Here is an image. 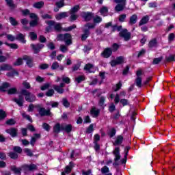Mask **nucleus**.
Here are the masks:
<instances>
[{
    "instance_id": "nucleus-12",
    "label": "nucleus",
    "mask_w": 175,
    "mask_h": 175,
    "mask_svg": "<svg viewBox=\"0 0 175 175\" xmlns=\"http://www.w3.org/2000/svg\"><path fill=\"white\" fill-rule=\"evenodd\" d=\"M100 113V110L96 107H92V109L90 110V114L92 117H94V118L98 117Z\"/></svg>"
},
{
    "instance_id": "nucleus-27",
    "label": "nucleus",
    "mask_w": 175,
    "mask_h": 175,
    "mask_svg": "<svg viewBox=\"0 0 175 175\" xmlns=\"http://www.w3.org/2000/svg\"><path fill=\"white\" fill-rule=\"evenodd\" d=\"M137 21V16L136 14H134L131 16L129 24L130 25H133V24H136Z\"/></svg>"
},
{
    "instance_id": "nucleus-5",
    "label": "nucleus",
    "mask_w": 175,
    "mask_h": 175,
    "mask_svg": "<svg viewBox=\"0 0 175 175\" xmlns=\"http://www.w3.org/2000/svg\"><path fill=\"white\" fill-rule=\"evenodd\" d=\"M143 75V71L141 70L137 71V77L135 79V85L139 88H142V75Z\"/></svg>"
},
{
    "instance_id": "nucleus-33",
    "label": "nucleus",
    "mask_w": 175,
    "mask_h": 175,
    "mask_svg": "<svg viewBox=\"0 0 175 175\" xmlns=\"http://www.w3.org/2000/svg\"><path fill=\"white\" fill-rule=\"evenodd\" d=\"M93 21L94 24H99V23H102V18L98 15L93 17Z\"/></svg>"
},
{
    "instance_id": "nucleus-56",
    "label": "nucleus",
    "mask_w": 175,
    "mask_h": 175,
    "mask_svg": "<svg viewBox=\"0 0 175 175\" xmlns=\"http://www.w3.org/2000/svg\"><path fill=\"white\" fill-rule=\"evenodd\" d=\"M46 96H53L54 95V90L51 89L48 90L46 93Z\"/></svg>"
},
{
    "instance_id": "nucleus-32",
    "label": "nucleus",
    "mask_w": 175,
    "mask_h": 175,
    "mask_svg": "<svg viewBox=\"0 0 175 175\" xmlns=\"http://www.w3.org/2000/svg\"><path fill=\"white\" fill-rule=\"evenodd\" d=\"M43 5H44V2L39 1L33 4V8H36V9H40L41 8H43Z\"/></svg>"
},
{
    "instance_id": "nucleus-44",
    "label": "nucleus",
    "mask_w": 175,
    "mask_h": 175,
    "mask_svg": "<svg viewBox=\"0 0 175 175\" xmlns=\"http://www.w3.org/2000/svg\"><path fill=\"white\" fill-rule=\"evenodd\" d=\"M109 167L107 166H104L101 168V173L103 174H106V173H109Z\"/></svg>"
},
{
    "instance_id": "nucleus-6",
    "label": "nucleus",
    "mask_w": 175,
    "mask_h": 175,
    "mask_svg": "<svg viewBox=\"0 0 175 175\" xmlns=\"http://www.w3.org/2000/svg\"><path fill=\"white\" fill-rule=\"evenodd\" d=\"M30 18H31V21L30 22L31 27H36L38 25V22L39 21V18L35 14H30Z\"/></svg>"
},
{
    "instance_id": "nucleus-20",
    "label": "nucleus",
    "mask_w": 175,
    "mask_h": 175,
    "mask_svg": "<svg viewBox=\"0 0 175 175\" xmlns=\"http://www.w3.org/2000/svg\"><path fill=\"white\" fill-rule=\"evenodd\" d=\"M64 81V83H66V84H69L70 83V79H69V77L63 75L62 77V78L60 77H57V79L56 80L57 83H58L59 81Z\"/></svg>"
},
{
    "instance_id": "nucleus-54",
    "label": "nucleus",
    "mask_w": 175,
    "mask_h": 175,
    "mask_svg": "<svg viewBox=\"0 0 175 175\" xmlns=\"http://www.w3.org/2000/svg\"><path fill=\"white\" fill-rule=\"evenodd\" d=\"M60 51L62 53H66L68 51V47L65 45H60Z\"/></svg>"
},
{
    "instance_id": "nucleus-57",
    "label": "nucleus",
    "mask_w": 175,
    "mask_h": 175,
    "mask_svg": "<svg viewBox=\"0 0 175 175\" xmlns=\"http://www.w3.org/2000/svg\"><path fill=\"white\" fill-rule=\"evenodd\" d=\"M10 157L12 158V159H17L18 155L14 152H10Z\"/></svg>"
},
{
    "instance_id": "nucleus-31",
    "label": "nucleus",
    "mask_w": 175,
    "mask_h": 175,
    "mask_svg": "<svg viewBox=\"0 0 175 175\" xmlns=\"http://www.w3.org/2000/svg\"><path fill=\"white\" fill-rule=\"evenodd\" d=\"M148 20H150V18H148V16H144L141 20V21L139 22V25L147 24V23H148Z\"/></svg>"
},
{
    "instance_id": "nucleus-53",
    "label": "nucleus",
    "mask_w": 175,
    "mask_h": 175,
    "mask_svg": "<svg viewBox=\"0 0 175 175\" xmlns=\"http://www.w3.org/2000/svg\"><path fill=\"white\" fill-rule=\"evenodd\" d=\"M6 124L7 125H14V124H16V120L14 119H10L6 121Z\"/></svg>"
},
{
    "instance_id": "nucleus-11",
    "label": "nucleus",
    "mask_w": 175,
    "mask_h": 175,
    "mask_svg": "<svg viewBox=\"0 0 175 175\" xmlns=\"http://www.w3.org/2000/svg\"><path fill=\"white\" fill-rule=\"evenodd\" d=\"M38 113L41 117L44 116H51V112H50V109H46L44 108H40L38 110Z\"/></svg>"
},
{
    "instance_id": "nucleus-15",
    "label": "nucleus",
    "mask_w": 175,
    "mask_h": 175,
    "mask_svg": "<svg viewBox=\"0 0 175 175\" xmlns=\"http://www.w3.org/2000/svg\"><path fill=\"white\" fill-rule=\"evenodd\" d=\"M112 53H113V51H111V49L107 48L102 53V55L103 57H104V58H109V57H110V55H111Z\"/></svg>"
},
{
    "instance_id": "nucleus-34",
    "label": "nucleus",
    "mask_w": 175,
    "mask_h": 175,
    "mask_svg": "<svg viewBox=\"0 0 175 175\" xmlns=\"http://www.w3.org/2000/svg\"><path fill=\"white\" fill-rule=\"evenodd\" d=\"M11 170L15 173V174H20L21 172V168H17L16 166L13 165L11 167Z\"/></svg>"
},
{
    "instance_id": "nucleus-55",
    "label": "nucleus",
    "mask_w": 175,
    "mask_h": 175,
    "mask_svg": "<svg viewBox=\"0 0 175 175\" xmlns=\"http://www.w3.org/2000/svg\"><path fill=\"white\" fill-rule=\"evenodd\" d=\"M5 117H6V113L1 109L0 110V120H3V118H5Z\"/></svg>"
},
{
    "instance_id": "nucleus-62",
    "label": "nucleus",
    "mask_w": 175,
    "mask_h": 175,
    "mask_svg": "<svg viewBox=\"0 0 175 175\" xmlns=\"http://www.w3.org/2000/svg\"><path fill=\"white\" fill-rule=\"evenodd\" d=\"M27 169H29V170H35L36 169V165L31 164V165H27Z\"/></svg>"
},
{
    "instance_id": "nucleus-43",
    "label": "nucleus",
    "mask_w": 175,
    "mask_h": 175,
    "mask_svg": "<svg viewBox=\"0 0 175 175\" xmlns=\"http://www.w3.org/2000/svg\"><path fill=\"white\" fill-rule=\"evenodd\" d=\"M10 24H11L12 25H13L14 27L16 26V25H17V24H18V23L17 22V21H16V20L14 19V18H13V17H10Z\"/></svg>"
},
{
    "instance_id": "nucleus-48",
    "label": "nucleus",
    "mask_w": 175,
    "mask_h": 175,
    "mask_svg": "<svg viewBox=\"0 0 175 175\" xmlns=\"http://www.w3.org/2000/svg\"><path fill=\"white\" fill-rule=\"evenodd\" d=\"M174 55H170V56L166 57V61L167 62H173L174 61Z\"/></svg>"
},
{
    "instance_id": "nucleus-60",
    "label": "nucleus",
    "mask_w": 175,
    "mask_h": 175,
    "mask_svg": "<svg viewBox=\"0 0 175 175\" xmlns=\"http://www.w3.org/2000/svg\"><path fill=\"white\" fill-rule=\"evenodd\" d=\"M94 143H98V142H99V140H100V136H99V135L96 134L94 137Z\"/></svg>"
},
{
    "instance_id": "nucleus-26",
    "label": "nucleus",
    "mask_w": 175,
    "mask_h": 175,
    "mask_svg": "<svg viewBox=\"0 0 175 175\" xmlns=\"http://www.w3.org/2000/svg\"><path fill=\"white\" fill-rule=\"evenodd\" d=\"M61 131H63L62 125L60 126L59 124H57L54 126L53 132H55V133H59Z\"/></svg>"
},
{
    "instance_id": "nucleus-7",
    "label": "nucleus",
    "mask_w": 175,
    "mask_h": 175,
    "mask_svg": "<svg viewBox=\"0 0 175 175\" xmlns=\"http://www.w3.org/2000/svg\"><path fill=\"white\" fill-rule=\"evenodd\" d=\"M124 62L123 57H118L116 59H113L111 61L110 64L111 66H116V65H120V64H122Z\"/></svg>"
},
{
    "instance_id": "nucleus-50",
    "label": "nucleus",
    "mask_w": 175,
    "mask_h": 175,
    "mask_svg": "<svg viewBox=\"0 0 175 175\" xmlns=\"http://www.w3.org/2000/svg\"><path fill=\"white\" fill-rule=\"evenodd\" d=\"M55 5L58 8H63V6H64V1L61 0L60 1H57V2L55 3Z\"/></svg>"
},
{
    "instance_id": "nucleus-22",
    "label": "nucleus",
    "mask_w": 175,
    "mask_h": 175,
    "mask_svg": "<svg viewBox=\"0 0 175 175\" xmlns=\"http://www.w3.org/2000/svg\"><path fill=\"white\" fill-rule=\"evenodd\" d=\"M46 24L49 26L46 27V32H51L52 27H53V25L55 24V22H54L53 21H49L46 22Z\"/></svg>"
},
{
    "instance_id": "nucleus-49",
    "label": "nucleus",
    "mask_w": 175,
    "mask_h": 175,
    "mask_svg": "<svg viewBox=\"0 0 175 175\" xmlns=\"http://www.w3.org/2000/svg\"><path fill=\"white\" fill-rule=\"evenodd\" d=\"M95 124H90L88 127V133H92V132H94V128H95Z\"/></svg>"
},
{
    "instance_id": "nucleus-19",
    "label": "nucleus",
    "mask_w": 175,
    "mask_h": 175,
    "mask_svg": "<svg viewBox=\"0 0 175 175\" xmlns=\"http://www.w3.org/2000/svg\"><path fill=\"white\" fill-rule=\"evenodd\" d=\"M5 132H7V133H9V135H10L12 137H16V136H17V129L14 128L7 129Z\"/></svg>"
},
{
    "instance_id": "nucleus-46",
    "label": "nucleus",
    "mask_w": 175,
    "mask_h": 175,
    "mask_svg": "<svg viewBox=\"0 0 175 175\" xmlns=\"http://www.w3.org/2000/svg\"><path fill=\"white\" fill-rule=\"evenodd\" d=\"M42 128H43V129H44L47 132H49L50 129H51L50 125H49V124H47V123H44L42 124Z\"/></svg>"
},
{
    "instance_id": "nucleus-13",
    "label": "nucleus",
    "mask_w": 175,
    "mask_h": 175,
    "mask_svg": "<svg viewBox=\"0 0 175 175\" xmlns=\"http://www.w3.org/2000/svg\"><path fill=\"white\" fill-rule=\"evenodd\" d=\"M113 155L115 156V159H114L115 162H117L118 161H120V159H121V155L120 154L119 147L115 148V150H113Z\"/></svg>"
},
{
    "instance_id": "nucleus-42",
    "label": "nucleus",
    "mask_w": 175,
    "mask_h": 175,
    "mask_svg": "<svg viewBox=\"0 0 175 175\" xmlns=\"http://www.w3.org/2000/svg\"><path fill=\"white\" fill-rule=\"evenodd\" d=\"M59 68V64L57 62H55L52 64L51 69L52 70H55V69H58Z\"/></svg>"
},
{
    "instance_id": "nucleus-59",
    "label": "nucleus",
    "mask_w": 175,
    "mask_h": 175,
    "mask_svg": "<svg viewBox=\"0 0 175 175\" xmlns=\"http://www.w3.org/2000/svg\"><path fill=\"white\" fill-rule=\"evenodd\" d=\"M101 94L100 90H96L93 92L94 96H100Z\"/></svg>"
},
{
    "instance_id": "nucleus-35",
    "label": "nucleus",
    "mask_w": 175,
    "mask_h": 175,
    "mask_svg": "<svg viewBox=\"0 0 175 175\" xmlns=\"http://www.w3.org/2000/svg\"><path fill=\"white\" fill-rule=\"evenodd\" d=\"M96 71V68L94 67L92 64H88V72L89 73H95Z\"/></svg>"
},
{
    "instance_id": "nucleus-58",
    "label": "nucleus",
    "mask_w": 175,
    "mask_h": 175,
    "mask_svg": "<svg viewBox=\"0 0 175 175\" xmlns=\"http://www.w3.org/2000/svg\"><path fill=\"white\" fill-rule=\"evenodd\" d=\"M16 92H17V89L13 88H11L8 90V94L10 95H12L13 94H16Z\"/></svg>"
},
{
    "instance_id": "nucleus-4",
    "label": "nucleus",
    "mask_w": 175,
    "mask_h": 175,
    "mask_svg": "<svg viewBox=\"0 0 175 175\" xmlns=\"http://www.w3.org/2000/svg\"><path fill=\"white\" fill-rule=\"evenodd\" d=\"M118 5L115 7V10L116 12H121L124 10L125 5H126V0H113Z\"/></svg>"
},
{
    "instance_id": "nucleus-25",
    "label": "nucleus",
    "mask_w": 175,
    "mask_h": 175,
    "mask_svg": "<svg viewBox=\"0 0 175 175\" xmlns=\"http://www.w3.org/2000/svg\"><path fill=\"white\" fill-rule=\"evenodd\" d=\"M63 131H66L67 133L72 132V124H62Z\"/></svg>"
},
{
    "instance_id": "nucleus-36",
    "label": "nucleus",
    "mask_w": 175,
    "mask_h": 175,
    "mask_svg": "<svg viewBox=\"0 0 175 175\" xmlns=\"http://www.w3.org/2000/svg\"><path fill=\"white\" fill-rule=\"evenodd\" d=\"M5 2L10 9H14L16 8V5L13 3V0H5Z\"/></svg>"
},
{
    "instance_id": "nucleus-9",
    "label": "nucleus",
    "mask_w": 175,
    "mask_h": 175,
    "mask_svg": "<svg viewBox=\"0 0 175 175\" xmlns=\"http://www.w3.org/2000/svg\"><path fill=\"white\" fill-rule=\"evenodd\" d=\"M121 38H124V40H129L131 38V33H128V30L124 29L120 33Z\"/></svg>"
},
{
    "instance_id": "nucleus-38",
    "label": "nucleus",
    "mask_w": 175,
    "mask_h": 175,
    "mask_svg": "<svg viewBox=\"0 0 175 175\" xmlns=\"http://www.w3.org/2000/svg\"><path fill=\"white\" fill-rule=\"evenodd\" d=\"M5 44L8 46V47H10V49H14V50H17V49H18V45H17V44H9L8 42H5Z\"/></svg>"
},
{
    "instance_id": "nucleus-40",
    "label": "nucleus",
    "mask_w": 175,
    "mask_h": 175,
    "mask_svg": "<svg viewBox=\"0 0 175 175\" xmlns=\"http://www.w3.org/2000/svg\"><path fill=\"white\" fill-rule=\"evenodd\" d=\"M85 80V77L83 75H80L75 79V81L78 83H81V81H84Z\"/></svg>"
},
{
    "instance_id": "nucleus-18",
    "label": "nucleus",
    "mask_w": 175,
    "mask_h": 175,
    "mask_svg": "<svg viewBox=\"0 0 175 175\" xmlns=\"http://www.w3.org/2000/svg\"><path fill=\"white\" fill-rule=\"evenodd\" d=\"M13 100L21 107L24 105V97H23V96H19L18 98H14Z\"/></svg>"
},
{
    "instance_id": "nucleus-23",
    "label": "nucleus",
    "mask_w": 175,
    "mask_h": 175,
    "mask_svg": "<svg viewBox=\"0 0 175 175\" xmlns=\"http://www.w3.org/2000/svg\"><path fill=\"white\" fill-rule=\"evenodd\" d=\"M124 140V137L122 135H118L116 137V141L113 143L114 146H120V144H121V143H122V141Z\"/></svg>"
},
{
    "instance_id": "nucleus-63",
    "label": "nucleus",
    "mask_w": 175,
    "mask_h": 175,
    "mask_svg": "<svg viewBox=\"0 0 175 175\" xmlns=\"http://www.w3.org/2000/svg\"><path fill=\"white\" fill-rule=\"evenodd\" d=\"M116 135V129H112L109 132V137H113Z\"/></svg>"
},
{
    "instance_id": "nucleus-28",
    "label": "nucleus",
    "mask_w": 175,
    "mask_h": 175,
    "mask_svg": "<svg viewBox=\"0 0 175 175\" xmlns=\"http://www.w3.org/2000/svg\"><path fill=\"white\" fill-rule=\"evenodd\" d=\"M23 59L27 61V65H28V66H32V58H31V57L25 55L23 56Z\"/></svg>"
},
{
    "instance_id": "nucleus-47",
    "label": "nucleus",
    "mask_w": 175,
    "mask_h": 175,
    "mask_svg": "<svg viewBox=\"0 0 175 175\" xmlns=\"http://www.w3.org/2000/svg\"><path fill=\"white\" fill-rule=\"evenodd\" d=\"M157 46V40L153 39L149 42V47H155Z\"/></svg>"
},
{
    "instance_id": "nucleus-39",
    "label": "nucleus",
    "mask_w": 175,
    "mask_h": 175,
    "mask_svg": "<svg viewBox=\"0 0 175 175\" xmlns=\"http://www.w3.org/2000/svg\"><path fill=\"white\" fill-rule=\"evenodd\" d=\"M23 58H18L15 62H14V66H20V65H23Z\"/></svg>"
},
{
    "instance_id": "nucleus-8",
    "label": "nucleus",
    "mask_w": 175,
    "mask_h": 175,
    "mask_svg": "<svg viewBox=\"0 0 175 175\" xmlns=\"http://www.w3.org/2000/svg\"><path fill=\"white\" fill-rule=\"evenodd\" d=\"M44 46L42 44H31V47H32L35 54H38V53H39L41 49H43Z\"/></svg>"
},
{
    "instance_id": "nucleus-41",
    "label": "nucleus",
    "mask_w": 175,
    "mask_h": 175,
    "mask_svg": "<svg viewBox=\"0 0 175 175\" xmlns=\"http://www.w3.org/2000/svg\"><path fill=\"white\" fill-rule=\"evenodd\" d=\"M6 38L10 42H14L16 40V37L12 34H6Z\"/></svg>"
},
{
    "instance_id": "nucleus-10",
    "label": "nucleus",
    "mask_w": 175,
    "mask_h": 175,
    "mask_svg": "<svg viewBox=\"0 0 175 175\" xmlns=\"http://www.w3.org/2000/svg\"><path fill=\"white\" fill-rule=\"evenodd\" d=\"M8 70H13V67L8 64H4L0 66V72H5Z\"/></svg>"
},
{
    "instance_id": "nucleus-16",
    "label": "nucleus",
    "mask_w": 175,
    "mask_h": 175,
    "mask_svg": "<svg viewBox=\"0 0 175 175\" xmlns=\"http://www.w3.org/2000/svg\"><path fill=\"white\" fill-rule=\"evenodd\" d=\"M73 166H75L73 163L70 162L69 165H67L66 167L64 172H62V175H66L65 173H67V174L70 173L72 172V169L73 168Z\"/></svg>"
},
{
    "instance_id": "nucleus-3",
    "label": "nucleus",
    "mask_w": 175,
    "mask_h": 175,
    "mask_svg": "<svg viewBox=\"0 0 175 175\" xmlns=\"http://www.w3.org/2000/svg\"><path fill=\"white\" fill-rule=\"evenodd\" d=\"M58 40H64L66 44V46H69L72 44V36L69 33L66 34H59L57 36Z\"/></svg>"
},
{
    "instance_id": "nucleus-29",
    "label": "nucleus",
    "mask_w": 175,
    "mask_h": 175,
    "mask_svg": "<svg viewBox=\"0 0 175 175\" xmlns=\"http://www.w3.org/2000/svg\"><path fill=\"white\" fill-rule=\"evenodd\" d=\"M85 28L84 29V33L81 36L82 40H85V39L88 38V29L87 28V25H85Z\"/></svg>"
},
{
    "instance_id": "nucleus-64",
    "label": "nucleus",
    "mask_w": 175,
    "mask_h": 175,
    "mask_svg": "<svg viewBox=\"0 0 175 175\" xmlns=\"http://www.w3.org/2000/svg\"><path fill=\"white\" fill-rule=\"evenodd\" d=\"M49 66L47 64H42L40 65V69H48Z\"/></svg>"
},
{
    "instance_id": "nucleus-30",
    "label": "nucleus",
    "mask_w": 175,
    "mask_h": 175,
    "mask_svg": "<svg viewBox=\"0 0 175 175\" xmlns=\"http://www.w3.org/2000/svg\"><path fill=\"white\" fill-rule=\"evenodd\" d=\"M9 87H10L9 83H5L0 87V91H1V92H5V91H6L8 88H9Z\"/></svg>"
},
{
    "instance_id": "nucleus-17",
    "label": "nucleus",
    "mask_w": 175,
    "mask_h": 175,
    "mask_svg": "<svg viewBox=\"0 0 175 175\" xmlns=\"http://www.w3.org/2000/svg\"><path fill=\"white\" fill-rule=\"evenodd\" d=\"M16 40H19L21 43H26L27 40H25V36L21 33H19L16 36Z\"/></svg>"
},
{
    "instance_id": "nucleus-1",
    "label": "nucleus",
    "mask_w": 175,
    "mask_h": 175,
    "mask_svg": "<svg viewBox=\"0 0 175 175\" xmlns=\"http://www.w3.org/2000/svg\"><path fill=\"white\" fill-rule=\"evenodd\" d=\"M80 10V6L75 5L72 8L70 9V12H61L57 14L55 16L56 20H62V18H66V17L69 16V14H70V21H75V20H77L79 18V15H77V13Z\"/></svg>"
},
{
    "instance_id": "nucleus-21",
    "label": "nucleus",
    "mask_w": 175,
    "mask_h": 175,
    "mask_svg": "<svg viewBox=\"0 0 175 175\" xmlns=\"http://www.w3.org/2000/svg\"><path fill=\"white\" fill-rule=\"evenodd\" d=\"M38 139H40V134H34L30 141L31 146H35V143H36V140H38Z\"/></svg>"
},
{
    "instance_id": "nucleus-51",
    "label": "nucleus",
    "mask_w": 175,
    "mask_h": 175,
    "mask_svg": "<svg viewBox=\"0 0 175 175\" xmlns=\"http://www.w3.org/2000/svg\"><path fill=\"white\" fill-rule=\"evenodd\" d=\"M22 116L24 117V118H26V120H28V121H30V122H32V119L31 118V116L25 113V112L22 113Z\"/></svg>"
},
{
    "instance_id": "nucleus-24",
    "label": "nucleus",
    "mask_w": 175,
    "mask_h": 175,
    "mask_svg": "<svg viewBox=\"0 0 175 175\" xmlns=\"http://www.w3.org/2000/svg\"><path fill=\"white\" fill-rule=\"evenodd\" d=\"M99 12L101 16L106 17V16H107V13H109V10L107 9V7H103L100 9Z\"/></svg>"
},
{
    "instance_id": "nucleus-14",
    "label": "nucleus",
    "mask_w": 175,
    "mask_h": 175,
    "mask_svg": "<svg viewBox=\"0 0 175 175\" xmlns=\"http://www.w3.org/2000/svg\"><path fill=\"white\" fill-rule=\"evenodd\" d=\"M63 87H65V83H62L59 86L55 85H53V88L55 91H57L58 94H64V89L62 88Z\"/></svg>"
},
{
    "instance_id": "nucleus-52",
    "label": "nucleus",
    "mask_w": 175,
    "mask_h": 175,
    "mask_svg": "<svg viewBox=\"0 0 175 175\" xmlns=\"http://www.w3.org/2000/svg\"><path fill=\"white\" fill-rule=\"evenodd\" d=\"M14 151H15V152H18V154H21L23 149H21L20 146H15L14 147Z\"/></svg>"
},
{
    "instance_id": "nucleus-61",
    "label": "nucleus",
    "mask_w": 175,
    "mask_h": 175,
    "mask_svg": "<svg viewBox=\"0 0 175 175\" xmlns=\"http://www.w3.org/2000/svg\"><path fill=\"white\" fill-rule=\"evenodd\" d=\"M53 27H55V29H56V31H61V23H55Z\"/></svg>"
},
{
    "instance_id": "nucleus-45",
    "label": "nucleus",
    "mask_w": 175,
    "mask_h": 175,
    "mask_svg": "<svg viewBox=\"0 0 175 175\" xmlns=\"http://www.w3.org/2000/svg\"><path fill=\"white\" fill-rule=\"evenodd\" d=\"M29 37L31 40H36V39H37L38 38V36L36 34L35 32H31L29 33Z\"/></svg>"
},
{
    "instance_id": "nucleus-37",
    "label": "nucleus",
    "mask_w": 175,
    "mask_h": 175,
    "mask_svg": "<svg viewBox=\"0 0 175 175\" xmlns=\"http://www.w3.org/2000/svg\"><path fill=\"white\" fill-rule=\"evenodd\" d=\"M15 75H18V72H17V71L16 70H14L12 68V71L8 72L6 74V76H8V77H13L15 76Z\"/></svg>"
},
{
    "instance_id": "nucleus-2",
    "label": "nucleus",
    "mask_w": 175,
    "mask_h": 175,
    "mask_svg": "<svg viewBox=\"0 0 175 175\" xmlns=\"http://www.w3.org/2000/svg\"><path fill=\"white\" fill-rule=\"evenodd\" d=\"M21 94H22L23 96H25V99L27 102L32 103L35 102L36 97L35 95L31 94L28 90L25 89H23L21 91Z\"/></svg>"
}]
</instances>
